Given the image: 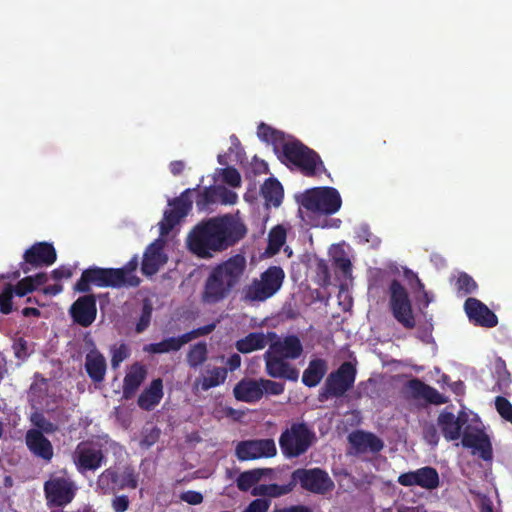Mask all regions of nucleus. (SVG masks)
Masks as SVG:
<instances>
[{
	"mask_svg": "<svg viewBox=\"0 0 512 512\" xmlns=\"http://www.w3.org/2000/svg\"><path fill=\"white\" fill-rule=\"evenodd\" d=\"M491 371L499 389L509 384L510 373L506 367L505 361L502 358L498 357L494 360Z\"/></svg>",
	"mask_w": 512,
	"mask_h": 512,
	"instance_id": "obj_40",
	"label": "nucleus"
},
{
	"mask_svg": "<svg viewBox=\"0 0 512 512\" xmlns=\"http://www.w3.org/2000/svg\"><path fill=\"white\" fill-rule=\"evenodd\" d=\"M207 357V348L205 343H198L192 346L187 355V361L191 367L201 365Z\"/></svg>",
	"mask_w": 512,
	"mask_h": 512,
	"instance_id": "obj_42",
	"label": "nucleus"
},
{
	"mask_svg": "<svg viewBox=\"0 0 512 512\" xmlns=\"http://www.w3.org/2000/svg\"><path fill=\"white\" fill-rule=\"evenodd\" d=\"M180 499L191 505H198L203 502V496L197 491H186L180 495Z\"/></svg>",
	"mask_w": 512,
	"mask_h": 512,
	"instance_id": "obj_55",
	"label": "nucleus"
},
{
	"mask_svg": "<svg viewBox=\"0 0 512 512\" xmlns=\"http://www.w3.org/2000/svg\"><path fill=\"white\" fill-rule=\"evenodd\" d=\"M260 383L262 387V395L264 393L271 395H279L284 391V385L282 383L267 379H260Z\"/></svg>",
	"mask_w": 512,
	"mask_h": 512,
	"instance_id": "obj_48",
	"label": "nucleus"
},
{
	"mask_svg": "<svg viewBox=\"0 0 512 512\" xmlns=\"http://www.w3.org/2000/svg\"><path fill=\"white\" fill-rule=\"evenodd\" d=\"M270 501L266 499H256L252 501L244 512H267Z\"/></svg>",
	"mask_w": 512,
	"mask_h": 512,
	"instance_id": "obj_52",
	"label": "nucleus"
},
{
	"mask_svg": "<svg viewBox=\"0 0 512 512\" xmlns=\"http://www.w3.org/2000/svg\"><path fill=\"white\" fill-rule=\"evenodd\" d=\"M47 281V276L44 273H39L35 276L25 277L20 280L17 285L13 288L15 295L23 297L28 293L35 290L40 285H43Z\"/></svg>",
	"mask_w": 512,
	"mask_h": 512,
	"instance_id": "obj_35",
	"label": "nucleus"
},
{
	"mask_svg": "<svg viewBox=\"0 0 512 512\" xmlns=\"http://www.w3.org/2000/svg\"><path fill=\"white\" fill-rule=\"evenodd\" d=\"M285 274L282 268L271 266L261 273L259 278L243 288L242 296L246 302H263L275 295L283 284Z\"/></svg>",
	"mask_w": 512,
	"mask_h": 512,
	"instance_id": "obj_6",
	"label": "nucleus"
},
{
	"mask_svg": "<svg viewBox=\"0 0 512 512\" xmlns=\"http://www.w3.org/2000/svg\"><path fill=\"white\" fill-rule=\"evenodd\" d=\"M15 293L13 292L12 286H7L1 293H0V310L1 312L8 314L12 310V298Z\"/></svg>",
	"mask_w": 512,
	"mask_h": 512,
	"instance_id": "obj_46",
	"label": "nucleus"
},
{
	"mask_svg": "<svg viewBox=\"0 0 512 512\" xmlns=\"http://www.w3.org/2000/svg\"><path fill=\"white\" fill-rule=\"evenodd\" d=\"M439 482L437 470L430 466L403 473L398 477V483L402 486H419L425 490L436 489L439 486Z\"/></svg>",
	"mask_w": 512,
	"mask_h": 512,
	"instance_id": "obj_16",
	"label": "nucleus"
},
{
	"mask_svg": "<svg viewBox=\"0 0 512 512\" xmlns=\"http://www.w3.org/2000/svg\"><path fill=\"white\" fill-rule=\"evenodd\" d=\"M103 459L101 450L89 442H81L77 445L73 454V460L80 472L95 470L100 467Z\"/></svg>",
	"mask_w": 512,
	"mask_h": 512,
	"instance_id": "obj_17",
	"label": "nucleus"
},
{
	"mask_svg": "<svg viewBox=\"0 0 512 512\" xmlns=\"http://www.w3.org/2000/svg\"><path fill=\"white\" fill-rule=\"evenodd\" d=\"M262 194L269 204L279 206L283 197V188L277 180L268 179L262 186Z\"/></svg>",
	"mask_w": 512,
	"mask_h": 512,
	"instance_id": "obj_36",
	"label": "nucleus"
},
{
	"mask_svg": "<svg viewBox=\"0 0 512 512\" xmlns=\"http://www.w3.org/2000/svg\"><path fill=\"white\" fill-rule=\"evenodd\" d=\"M451 284L455 291L461 296L469 294L477 288V283L468 274L463 272L453 275Z\"/></svg>",
	"mask_w": 512,
	"mask_h": 512,
	"instance_id": "obj_38",
	"label": "nucleus"
},
{
	"mask_svg": "<svg viewBox=\"0 0 512 512\" xmlns=\"http://www.w3.org/2000/svg\"><path fill=\"white\" fill-rule=\"evenodd\" d=\"M129 356V349L125 344L114 346L112 349L111 364L117 368Z\"/></svg>",
	"mask_w": 512,
	"mask_h": 512,
	"instance_id": "obj_47",
	"label": "nucleus"
},
{
	"mask_svg": "<svg viewBox=\"0 0 512 512\" xmlns=\"http://www.w3.org/2000/svg\"><path fill=\"white\" fill-rule=\"evenodd\" d=\"M493 458V448L490 437L482 430V461H491Z\"/></svg>",
	"mask_w": 512,
	"mask_h": 512,
	"instance_id": "obj_51",
	"label": "nucleus"
},
{
	"mask_svg": "<svg viewBox=\"0 0 512 512\" xmlns=\"http://www.w3.org/2000/svg\"><path fill=\"white\" fill-rule=\"evenodd\" d=\"M151 319V308L147 305L144 306L142 315L136 325V330L138 333L143 332L149 325Z\"/></svg>",
	"mask_w": 512,
	"mask_h": 512,
	"instance_id": "obj_56",
	"label": "nucleus"
},
{
	"mask_svg": "<svg viewBox=\"0 0 512 512\" xmlns=\"http://www.w3.org/2000/svg\"><path fill=\"white\" fill-rule=\"evenodd\" d=\"M314 434L304 424H293L282 433L279 443L283 453L288 457H297L312 444Z\"/></svg>",
	"mask_w": 512,
	"mask_h": 512,
	"instance_id": "obj_9",
	"label": "nucleus"
},
{
	"mask_svg": "<svg viewBox=\"0 0 512 512\" xmlns=\"http://www.w3.org/2000/svg\"><path fill=\"white\" fill-rule=\"evenodd\" d=\"M268 344L267 336L262 332L250 333L236 342V348L241 353H250L263 349Z\"/></svg>",
	"mask_w": 512,
	"mask_h": 512,
	"instance_id": "obj_34",
	"label": "nucleus"
},
{
	"mask_svg": "<svg viewBox=\"0 0 512 512\" xmlns=\"http://www.w3.org/2000/svg\"><path fill=\"white\" fill-rule=\"evenodd\" d=\"M222 181L231 187H239L241 184V176L235 168H225L220 171Z\"/></svg>",
	"mask_w": 512,
	"mask_h": 512,
	"instance_id": "obj_44",
	"label": "nucleus"
},
{
	"mask_svg": "<svg viewBox=\"0 0 512 512\" xmlns=\"http://www.w3.org/2000/svg\"><path fill=\"white\" fill-rule=\"evenodd\" d=\"M257 134L261 140L271 143L277 153H282L285 161L298 168L304 175L314 176L324 169L322 161L314 151L286 137L282 132L262 123Z\"/></svg>",
	"mask_w": 512,
	"mask_h": 512,
	"instance_id": "obj_2",
	"label": "nucleus"
},
{
	"mask_svg": "<svg viewBox=\"0 0 512 512\" xmlns=\"http://www.w3.org/2000/svg\"><path fill=\"white\" fill-rule=\"evenodd\" d=\"M300 204L310 212L331 215L341 208L342 199L335 188L321 187L307 190L302 194Z\"/></svg>",
	"mask_w": 512,
	"mask_h": 512,
	"instance_id": "obj_7",
	"label": "nucleus"
},
{
	"mask_svg": "<svg viewBox=\"0 0 512 512\" xmlns=\"http://www.w3.org/2000/svg\"><path fill=\"white\" fill-rule=\"evenodd\" d=\"M406 393L415 399H422L431 404L439 405L444 404L448 400L445 396L440 394L436 389L426 385L418 379H413L407 382Z\"/></svg>",
	"mask_w": 512,
	"mask_h": 512,
	"instance_id": "obj_21",
	"label": "nucleus"
},
{
	"mask_svg": "<svg viewBox=\"0 0 512 512\" xmlns=\"http://www.w3.org/2000/svg\"><path fill=\"white\" fill-rule=\"evenodd\" d=\"M482 512H502L499 508H495L493 502L486 495L482 494Z\"/></svg>",
	"mask_w": 512,
	"mask_h": 512,
	"instance_id": "obj_61",
	"label": "nucleus"
},
{
	"mask_svg": "<svg viewBox=\"0 0 512 512\" xmlns=\"http://www.w3.org/2000/svg\"><path fill=\"white\" fill-rule=\"evenodd\" d=\"M26 444L37 457L50 461L53 457L51 442L38 430H29L26 434Z\"/></svg>",
	"mask_w": 512,
	"mask_h": 512,
	"instance_id": "obj_25",
	"label": "nucleus"
},
{
	"mask_svg": "<svg viewBox=\"0 0 512 512\" xmlns=\"http://www.w3.org/2000/svg\"><path fill=\"white\" fill-rule=\"evenodd\" d=\"M389 291L390 307L393 316L405 328H413L415 326V319L406 289L398 281H393Z\"/></svg>",
	"mask_w": 512,
	"mask_h": 512,
	"instance_id": "obj_11",
	"label": "nucleus"
},
{
	"mask_svg": "<svg viewBox=\"0 0 512 512\" xmlns=\"http://www.w3.org/2000/svg\"><path fill=\"white\" fill-rule=\"evenodd\" d=\"M137 485L138 481L135 473L130 469H126L122 475L121 487L135 489Z\"/></svg>",
	"mask_w": 512,
	"mask_h": 512,
	"instance_id": "obj_54",
	"label": "nucleus"
},
{
	"mask_svg": "<svg viewBox=\"0 0 512 512\" xmlns=\"http://www.w3.org/2000/svg\"><path fill=\"white\" fill-rule=\"evenodd\" d=\"M106 359L95 348H92L85 357V370L94 382H102L106 374Z\"/></svg>",
	"mask_w": 512,
	"mask_h": 512,
	"instance_id": "obj_28",
	"label": "nucleus"
},
{
	"mask_svg": "<svg viewBox=\"0 0 512 512\" xmlns=\"http://www.w3.org/2000/svg\"><path fill=\"white\" fill-rule=\"evenodd\" d=\"M24 259L34 267L49 266L56 260V251L51 244L37 243L25 252Z\"/></svg>",
	"mask_w": 512,
	"mask_h": 512,
	"instance_id": "obj_23",
	"label": "nucleus"
},
{
	"mask_svg": "<svg viewBox=\"0 0 512 512\" xmlns=\"http://www.w3.org/2000/svg\"><path fill=\"white\" fill-rule=\"evenodd\" d=\"M329 254L332 258L333 264L340 269L345 275L348 274L351 270V261L345 252L343 246L341 245H333Z\"/></svg>",
	"mask_w": 512,
	"mask_h": 512,
	"instance_id": "obj_39",
	"label": "nucleus"
},
{
	"mask_svg": "<svg viewBox=\"0 0 512 512\" xmlns=\"http://www.w3.org/2000/svg\"><path fill=\"white\" fill-rule=\"evenodd\" d=\"M351 445L359 452H378L383 442L376 435L364 431H356L349 435Z\"/></svg>",
	"mask_w": 512,
	"mask_h": 512,
	"instance_id": "obj_30",
	"label": "nucleus"
},
{
	"mask_svg": "<svg viewBox=\"0 0 512 512\" xmlns=\"http://www.w3.org/2000/svg\"><path fill=\"white\" fill-rule=\"evenodd\" d=\"M389 291L390 307L393 316L405 328H413L415 326V319L406 289L398 281H393Z\"/></svg>",
	"mask_w": 512,
	"mask_h": 512,
	"instance_id": "obj_12",
	"label": "nucleus"
},
{
	"mask_svg": "<svg viewBox=\"0 0 512 512\" xmlns=\"http://www.w3.org/2000/svg\"><path fill=\"white\" fill-rule=\"evenodd\" d=\"M13 348H14V351H15V355L18 358H25L27 356L26 342L23 341L22 339H19V340L15 341L14 345H13Z\"/></svg>",
	"mask_w": 512,
	"mask_h": 512,
	"instance_id": "obj_60",
	"label": "nucleus"
},
{
	"mask_svg": "<svg viewBox=\"0 0 512 512\" xmlns=\"http://www.w3.org/2000/svg\"><path fill=\"white\" fill-rule=\"evenodd\" d=\"M52 276L57 280L68 279L72 276V270L69 267H60L52 272Z\"/></svg>",
	"mask_w": 512,
	"mask_h": 512,
	"instance_id": "obj_59",
	"label": "nucleus"
},
{
	"mask_svg": "<svg viewBox=\"0 0 512 512\" xmlns=\"http://www.w3.org/2000/svg\"><path fill=\"white\" fill-rule=\"evenodd\" d=\"M357 237L360 242L371 243L372 245H377L379 243L378 239L372 235L369 229L365 226H362L358 229Z\"/></svg>",
	"mask_w": 512,
	"mask_h": 512,
	"instance_id": "obj_57",
	"label": "nucleus"
},
{
	"mask_svg": "<svg viewBox=\"0 0 512 512\" xmlns=\"http://www.w3.org/2000/svg\"><path fill=\"white\" fill-rule=\"evenodd\" d=\"M186 190L180 197L169 202L170 209L164 212L162 221L159 223L161 237L167 235L192 208V201Z\"/></svg>",
	"mask_w": 512,
	"mask_h": 512,
	"instance_id": "obj_13",
	"label": "nucleus"
},
{
	"mask_svg": "<svg viewBox=\"0 0 512 512\" xmlns=\"http://www.w3.org/2000/svg\"><path fill=\"white\" fill-rule=\"evenodd\" d=\"M160 436V430L158 428H151L150 430H146L145 434L141 440V445L144 447H150L158 440Z\"/></svg>",
	"mask_w": 512,
	"mask_h": 512,
	"instance_id": "obj_53",
	"label": "nucleus"
},
{
	"mask_svg": "<svg viewBox=\"0 0 512 512\" xmlns=\"http://www.w3.org/2000/svg\"><path fill=\"white\" fill-rule=\"evenodd\" d=\"M137 266L138 259L134 257L120 269L89 268L82 273L75 289L79 292H87L91 284L98 287L137 286L139 284V279L135 275Z\"/></svg>",
	"mask_w": 512,
	"mask_h": 512,
	"instance_id": "obj_4",
	"label": "nucleus"
},
{
	"mask_svg": "<svg viewBox=\"0 0 512 512\" xmlns=\"http://www.w3.org/2000/svg\"><path fill=\"white\" fill-rule=\"evenodd\" d=\"M495 408L499 415L506 421L512 415V404L503 396H497L495 398Z\"/></svg>",
	"mask_w": 512,
	"mask_h": 512,
	"instance_id": "obj_45",
	"label": "nucleus"
},
{
	"mask_svg": "<svg viewBox=\"0 0 512 512\" xmlns=\"http://www.w3.org/2000/svg\"><path fill=\"white\" fill-rule=\"evenodd\" d=\"M78 486L67 475H54L44 484L47 502L51 506L64 507L74 499Z\"/></svg>",
	"mask_w": 512,
	"mask_h": 512,
	"instance_id": "obj_8",
	"label": "nucleus"
},
{
	"mask_svg": "<svg viewBox=\"0 0 512 512\" xmlns=\"http://www.w3.org/2000/svg\"><path fill=\"white\" fill-rule=\"evenodd\" d=\"M112 507L115 512H124L129 507V499L125 495L117 496L112 501Z\"/></svg>",
	"mask_w": 512,
	"mask_h": 512,
	"instance_id": "obj_58",
	"label": "nucleus"
},
{
	"mask_svg": "<svg viewBox=\"0 0 512 512\" xmlns=\"http://www.w3.org/2000/svg\"><path fill=\"white\" fill-rule=\"evenodd\" d=\"M43 291L47 295L55 296L62 291V286L58 283L53 284V285H48L44 288Z\"/></svg>",
	"mask_w": 512,
	"mask_h": 512,
	"instance_id": "obj_63",
	"label": "nucleus"
},
{
	"mask_svg": "<svg viewBox=\"0 0 512 512\" xmlns=\"http://www.w3.org/2000/svg\"><path fill=\"white\" fill-rule=\"evenodd\" d=\"M146 375L143 366L134 364L131 366L124 378L123 393L125 397H130L141 385Z\"/></svg>",
	"mask_w": 512,
	"mask_h": 512,
	"instance_id": "obj_33",
	"label": "nucleus"
},
{
	"mask_svg": "<svg viewBox=\"0 0 512 512\" xmlns=\"http://www.w3.org/2000/svg\"><path fill=\"white\" fill-rule=\"evenodd\" d=\"M214 329V325L200 328L198 330H194L188 333H185L179 337H172L165 339L159 343H152L149 345H146L144 347V350L149 353H166L170 351H177L179 350L183 345L190 342L194 338H196L199 335H204L209 332H211Z\"/></svg>",
	"mask_w": 512,
	"mask_h": 512,
	"instance_id": "obj_18",
	"label": "nucleus"
},
{
	"mask_svg": "<svg viewBox=\"0 0 512 512\" xmlns=\"http://www.w3.org/2000/svg\"><path fill=\"white\" fill-rule=\"evenodd\" d=\"M267 373L275 378H285L288 380H297L298 371L291 367L285 360L286 358L270 353L268 349L265 353Z\"/></svg>",
	"mask_w": 512,
	"mask_h": 512,
	"instance_id": "obj_22",
	"label": "nucleus"
},
{
	"mask_svg": "<svg viewBox=\"0 0 512 512\" xmlns=\"http://www.w3.org/2000/svg\"><path fill=\"white\" fill-rule=\"evenodd\" d=\"M269 349L270 353L282 356L286 359H296L303 351L302 344L296 336H287L277 339L270 345Z\"/></svg>",
	"mask_w": 512,
	"mask_h": 512,
	"instance_id": "obj_26",
	"label": "nucleus"
},
{
	"mask_svg": "<svg viewBox=\"0 0 512 512\" xmlns=\"http://www.w3.org/2000/svg\"><path fill=\"white\" fill-rule=\"evenodd\" d=\"M237 200L238 195L234 191L218 185L205 189L197 199L196 204L200 209H207L210 204L233 205Z\"/></svg>",
	"mask_w": 512,
	"mask_h": 512,
	"instance_id": "obj_19",
	"label": "nucleus"
},
{
	"mask_svg": "<svg viewBox=\"0 0 512 512\" xmlns=\"http://www.w3.org/2000/svg\"><path fill=\"white\" fill-rule=\"evenodd\" d=\"M271 470L269 469H254L250 471L243 472L237 478V487L241 491H248L253 488L256 483Z\"/></svg>",
	"mask_w": 512,
	"mask_h": 512,
	"instance_id": "obj_37",
	"label": "nucleus"
},
{
	"mask_svg": "<svg viewBox=\"0 0 512 512\" xmlns=\"http://www.w3.org/2000/svg\"><path fill=\"white\" fill-rule=\"evenodd\" d=\"M252 495L253 496H268L269 497L268 485L260 484V485L254 486L252 489Z\"/></svg>",
	"mask_w": 512,
	"mask_h": 512,
	"instance_id": "obj_62",
	"label": "nucleus"
},
{
	"mask_svg": "<svg viewBox=\"0 0 512 512\" xmlns=\"http://www.w3.org/2000/svg\"><path fill=\"white\" fill-rule=\"evenodd\" d=\"M184 169V163L182 161H174L170 163V171L174 175L180 174Z\"/></svg>",
	"mask_w": 512,
	"mask_h": 512,
	"instance_id": "obj_64",
	"label": "nucleus"
},
{
	"mask_svg": "<svg viewBox=\"0 0 512 512\" xmlns=\"http://www.w3.org/2000/svg\"><path fill=\"white\" fill-rule=\"evenodd\" d=\"M246 269V259L237 254L215 266L209 273L202 301L206 304H216L225 298L240 284Z\"/></svg>",
	"mask_w": 512,
	"mask_h": 512,
	"instance_id": "obj_3",
	"label": "nucleus"
},
{
	"mask_svg": "<svg viewBox=\"0 0 512 512\" xmlns=\"http://www.w3.org/2000/svg\"><path fill=\"white\" fill-rule=\"evenodd\" d=\"M268 485V492L269 497H279L282 495H285L292 491L294 488L293 480H291L290 483L284 484V485H278V484H267Z\"/></svg>",
	"mask_w": 512,
	"mask_h": 512,
	"instance_id": "obj_50",
	"label": "nucleus"
},
{
	"mask_svg": "<svg viewBox=\"0 0 512 512\" xmlns=\"http://www.w3.org/2000/svg\"><path fill=\"white\" fill-rule=\"evenodd\" d=\"M286 240V231L283 227L277 226L269 233L267 253L274 255L279 252Z\"/></svg>",
	"mask_w": 512,
	"mask_h": 512,
	"instance_id": "obj_41",
	"label": "nucleus"
},
{
	"mask_svg": "<svg viewBox=\"0 0 512 512\" xmlns=\"http://www.w3.org/2000/svg\"><path fill=\"white\" fill-rule=\"evenodd\" d=\"M327 371V363L323 359L312 360L304 371L302 381L306 386L314 387L320 383Z\"/></svg>",
	"mask_w": 512,
	"mask_h": 512,
	"instance_id": "obj_32",
	"label": "nucleus"
},
{
	"mask_svg": "<svg viewBox=\"0 0 512 512\" xmlns=\"http://www.w3.org/2000/svg\"><path fill=\"white\" fill-rule=\"evenodd\" d=\"M294 486L301 487L315 494H325L334 489V482L327 472L319 468L297 469L292 473Z\"/></svg>",
	"mask_w": 512,
	"mask_h": 512,
	"instance_id": "obj_10",
	"label": "nucleus"
},
{
	"mask_svg": "<svg viewBox=\"0 0 512 512\" xmlns=\"http://www.w3.org/2000/svg\"><path fill=\"white\" fill-rule=\"evenodd\" d=\"M464 309L470 321L476 326L480 325V302L476 298H468Z\"/></svg>",
	"mask_w": 512,
	"mask_h": 512,
	"instance_id": "obj_43",
	"label": "nucleus"
},
{
	"mask_svg": "<svg viewBox=\"0 0 512 512\" xmlns=\"http://www.w3.org/2000/svg\"><path fill=\"white\" fill-rule=\"evenodd\" d=\"M246 233L247 227L238 213L226 214L196 225L187 237V246L193 254L209 258L235 245Z\"/></svg>",
	"mask_w": 512,
	"mask_h": 512,
	"instance_id": "obj_1",
	"label": "nucleus"
},
{
	"mask_svg": "<svg viewBox=\"0 0 512 512\" xmlns=\"http://www.w3.org/2000/svg\"><path fill=\"white\" fill-rule=\"evenodd\" d=\"M235 452L239 460L246 461L273 457L277 449L272 439H256L239 442Z\"/></svg>",
	"mask_w": 512,
	"mask_h": 512,
	"instance_id": "obj_14",
	"label": "nucleus"
},
{
	"mask_svg": "<svg viewBox=\"0 0 512 512\" xmlns=\"http://www.w3.org/2000/svg\"><path fill=\"white\" fill-rule=\"evenodd\" d=\"M227 378V370L222 367H207L201 375L195 380L193 389L195 391L201 389L207 391L217 387L225 382Z\"/></svg>",
	"mask_w": 512,
	"mask_h": 512,
	"instance_id": "obj_27",
	"label": "nucleus"
},
{
	"mask_svg": "<svg viewBox=\"0 0 512 512\" xmlns=\"http://www.w3.org/2000/svg\"><path fill=\"white\" fill-rule=\"evenodd\" d=\"M163 248L164 240L161 238L155 240L148 246L142 262V272L145 275H154L167 262V256L163 252Z\"/></svg>",
	"mask_w": 512,
	"mask_h": 512,
	"instance_id": "obj_20",
	"label": "nucleus"
},
{
	"mask_svg": "<svg viewBox=\"0 0 512 512\" xmlns=\"http://www.w3.org/2000/svg\"><path fill=\"white\" fill-rule=\"evenodd\" d=\"M96 302L91 296L80 297L71 307V314L75 322L87 327L96 317Z\"/></svg>",
	"mask_w": 512,
	"mask_h": 512,
	"instance_id": "obj_24",
	"label": "nucleus"
},
{
	"mask_svg": "<svg viewBox=\"0 0 512 512\" xmlns=\"http://www.w3.org/2000/svg\"><path fill=\"white\" fill-rule=\"evenodd\" d=\"M356 368L350 362H344L337 371L331 373L325 383L327 394L342 396L354 384Z\"/></svg>",
	"mask_w": 512,
	"mask_h": 512,
	"instance_id": "obj_15",
	"label": "nucleus"
},
{
	"mask_svg": "<svg viewBox=\"0 0 512 512\" xmlns=\"http://www.w3.org/2000/svg\"><path fill=\"white\" fill-rule=\"evenodd\" d=\"M498 324L497 315L489 309L487 305L482 303V327L493 328Z\"/></svg>",
	"mask_w": 512,
	"mask_h": 512,
	"instance_id": "obj_49",
	"label": "nucleus"
},
{
	"mask_svg": "<svg viewBox=\"0 0 512 512\" xmlns=\"http://www.w3.org/2000/svg\"><path fill=\"white\" fill-rule=\"evenodd\" d=\"M163 397V383L161 379L151 382L138 398V405L144 410H151L159 404Z\"/></svg>",
	"mask_w": 512,
	"mask_h": 512,
	"instance_id": "obj_31",
	"label": "nucleus"
},
{
	"mask_svg": "<svg viewBox=\"0 0 512 512\" xmlns=\"http://www.w3.org/2000/svg\"><path fill=\"white\" fill-rule=\"evenodd\" d=\"M469 416L460 412L457 416L448 411L440 413L437 423L447 440H457L462 436V446L475 455L480 451V430L468 424Z\"/></svg>",
	"mask_w": 512,
	"mask_h": 512,
	"instance_id": "obj_5",
	"label": "nucleus"
},
{
	"mask_svg": "<svg viewBox=\"0 0 512 512\" xmlns=\"http://www.w3.org/2000/svg\"><path fill=\"white\" fill-rule=\"evenodd\" d=\"M261 389L260 380L243 379L234 387L233 393L237 400L253 403L263 396Z\"/></svg>",
	"mask_w": 512,
	"mask_h": 512,
	"instance_id": "obj_29",
	"label": "nucleus"
}]
</instances>
